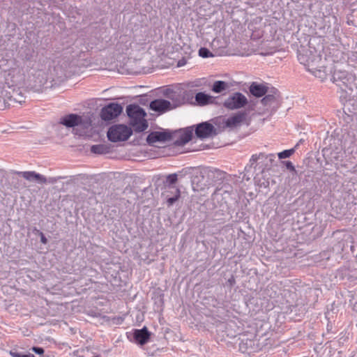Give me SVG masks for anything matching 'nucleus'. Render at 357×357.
<instances>
[{"instance_id": "16", "label": "nucleus", "mask_w": 357, "mask_h": 357, "mask_svg": "<svg viewBox=\"0 0 357 357\" xmlns=\"http://www.w3.org/2000/svg\"><path fill=\"white\" fill-rule=\"evenodd\" d=\"M249 91L253 96L261 98L268 93V88L265 84L254 82L250 84Z\"/></svg>"}, {"instance_id": "22", "label": "nucleus", "mask_w": 357, "mask_h": 357, "mask_svg": "<svg viewBox=\"0 0 357 357\" xmlns=\"http://www.w3.org/2000/svg\"><path fill=\"white\" fill-rule=\"evenodd\" d=\"M91 151L93 153L103 154L107 151V147L103 144H96L91 147Z\"/></svg>"}, {"instance_id": "20", "label": "nucleus", "mask_w": 357, "mask_h": 357, "mask_svg": "<svg viewBox=\"0 0 357 357\" xmlns=\"http://www.w3.org/2000/svg\"><path fill=\"white\" fill-rule=\"evenodd\" d=\"M326 15L324 14V17H326L327 16H331L333 20V24L335 26H338L339 23H338L337 17L335 13H333V7L331 5H328L326 7Z\"/></svg>"}, {"instance_id": "2", "label": "nucleus", "mask_w": 357, "mask_h": 357, "mask_svg": "<svg viewBox=\"0 0 357 357\" xmlns=\"http://www.w3.org/2000/svg\"><path fill=\"white\" fill-rule=\"evenodd\" d=\"M131 128L127 126L118 124L111 126L107 131V138L110 142H117L127 140L132 135Z\"/></svg>"}, {"instance_id": "32", "label": "nucleus", "mask_w": 357, "mask_h": 357, "mask_svg": "<svg viewBox=\"0 0 357 357\" xmlns=\"http://www.w3.org/2000/svg\"><path fill=\"white\" fill-rule=\"evenodd\" d=\"M15 100L20 104H22V102H24V100L23 98V96H20V98H19V99H16L15 98Z\"/></svg>"}, {"instance_id": "24", "label": "nucleus", "mask_w": 357, "mask_h": 357, "mask_svg": "<svg viewBox=\"0 0 357 357\" xmlns=\"http://www.w3.org/2000/svg\"><path fill=\"white\" fill-rule=\"evenodd\" d=\"M255 344V342L252 340H247L245 343H243V345H245L246 348L243 351V352H247L248 354L255 351V349L253 348Z\"/></svg>"}, {"instance_id": "8", "label": "nucleus", "mask_w": 357, "mask_h": 357, "mask_svg": "<svg viewBox=\"0 0 357 357\" xmlns=\"http://www.w3.org/2000/svg\"><path fill=\"white\" fill-rule=\"evenodd\" d=\"M172 139V134L168 131H155L151 132L146 138L149 144H153L155 142H165Z\"/></svg>"}, {"instance_id": "9", "label": "nucleus", "mask_w": 357, "mask_h": 357, "mask_svg": "<svg viewBox=\"0 0 357 357\" xmlns=\"http://www.w3.org/2000/svg\"><path fill=\"white\" fill-rule=\"evenodd\" d=\"M150 109L160 114L166 112L171 109L172 104L169 100L165 99H155L150 102Z\"/></svg>"}, {"instance_id": "1", "label": "nucleus", "mask_w": 357, "mask_h": 357, "mask_svg": "<svg viewBox=\"0 0 357 357\" xmlns=\"http://www.w3.org/2000/svg\"><path fill=\"white\" fill-rule=\"evenodd\" d=\"M126 112L130 119V124L135 132H141L148 128V123L144 117L146 114L143 108L138 105L131 104L127 106Z\"/></svg>"}, {"instance_id": "19", "label": "nucleus", "mask_w": 357, "mask_h": 357, "mask_svg": "<svg viewBox=\"0 0 357 357\" xmlns=\"http://www.w3.org/2000/svg\"><path fill=\"white\" fill-rule=\"evenodd\" d=\"M229 88L227 82L222 80H217L214 82L212 86V91L215 93H220Z\"/></svg>"}, {"instance_id": "21", "label": "nucleus", "mask_w": 357, "mask_h": 357, "mask_svg": "<svg viewBox=\"0 0 357 357\" xmlns=\"http://www.w3.org/2000/svg\"><path fill=\"white\" fill-rule=\"evenodd\" d=\"M298 144H296V146L291 149H287L282 152L278 153V155L280 159H284L289 158L294 152L295 150L298 148Z\"/></svg>"}, {"instance_id": "33", "label": "nucleus", "mask_w": 357, "mask_h": 357, "mask_svg": "<svg viewBox=\"0 0 357 357\" xmlns=\"http://www.w3.org/2000/svg\"><path fill=\"white\" fill-rule=\"evenodd\" d=\"M228 282L230 284L231 286H232L235 283V279L234 277H231L228 280Z\"/></svg>"}, {"instance_id": "28", "label": "nucleus", "mask_w": 357, "mask_h": 357, "mask_svg": "<svg viewBox=\"0 0 357 357\" xmlns=\"http://www.w3.org/2000/svg\"><path fill=\"white\" fill-rule=\"evenodd\" d=\"M37 231L39 233V235H40V242L43 244H47V239L45 237V236L44 235V234L42 231H39V230H37Z\"/></svg>"}, {"instance_id": "6", "label": "nucleus", "mask_w": 357, "mask_h": 357, "mask_svg": "<svg viewBox=\"0 0 357 357\" xmlns=\"http://www.w3.org/2000/svg\"><path fill=\"white\" fill-rule=\"evenodd\" d=\"M195 132L196 136L200 139L208 138L216 135L214 126L207 121L197 124Z\"/></svg>"}, {"instance_id": "7", "label": "nucleus", "mask_w": 357, "mask_h": 357, "mask_svg": "<svg viewBox=\"0 0 357 357\" xmlns=\"http://www.w3.org/2000/svg\"><path fill=\"white\" fill-rule=\"evenodd\" d=\"M16 174L21 175L24 178L29 181H37L40 183H45L47 182L54 183L57 181L53 177L49 178L47 180L43 175L36 173L34 171L17 172Z\"/></svg>"}, {"instance_id": "14", "label": "nucleus", "mask_w": 357, "mask_h": 357, "mask_svg": "<svg viewBox=\"0 0 357 357\" xmlns=\"http://www.w3.org/2000/svg\"><path fill=\"white\" fill-rule=\"evenodd\" d=\"M246 114L243 112H238L234 115L227 118L225 121V126L229 128H234L239 126L245 119Z\"/></svg>"}, {"instance_id": "23", "label": "nucleus", "mask_w": 357, "mask_h": 357, "mask_svg": "<svg viewBox=\"0 0 357 357\" xmlns=\"http://www.w3.org/2000/svg\"><path fill=\"white\" fill-rule=\"evenodd\" d=\"M198 54H199V56L202 58H209V57L213 56V54L206 47H201L199 50Z\"/></svg>"}, {"instance_id": "25", "label": "nucleus", "mask_w": 357, "mask_h": 357, "mask_svg": "<svg viewBox=\"0 0 357 357\" xmlns=\"http://www.w3.org/2000/svg\"><path fill=\"white\" fill-rule=\"evenodd\" d=\"M347 75H348V73L346 71L335 72L333 75V79L335 80H336V79L343 80L347 77Z\"/></svg>"}, {"instance_id": "15", "label": "nucleus", "mask_w": 357, "mask_h": 357, "mask_svg": "<svg viewBox=\"0 0 357 357\" xmlns=\"http://www.w3.org/2000/svg\"><path fill=\"white\" fill-rule=\"evenodd\" d=\"M82 117L76 114H70L61 119L60 123L68 128H73L82 123Z\"/></svg>"}, {"instance_id": "29", "label": "nucleus", "mask_w": 357, "mask_h": 357, "mask_svg": "<svg viewBox=\"0 0 357 357\" xmlns=\"http://www.w3.org/2000/svg\"><path fill=\"white\" fill-rule=\"evenodd\" d=\"M284 164H285V166H286L287 169H289L290 171H294L295 170V167H294L293 163L291 161H286L284 162Z\"/></svg>"}, {"instance_id": "18", "label": "nucleus", "mask_w": 357, "mask_h": 357, "mask_svg": "<svg viewBox=\"0 0 357 357\" xmlns=\"http://www.w3.org/2000/svg\"><path fill=\"white\" fill-rule=\"evenodd\" d=\"M271 93H266L264 97L261 100V103L264 106H270L272 103L276 101L275 94L278 92L275 88H272Z\"/></svg>"}, {"instance_id": "10", "label": "nucleus", "mask_w": 357, "mask_h": 357, "mask_svg": "<svg viewBox=\"0 0 357 357\" xmlns=\"http://www.w3.org/2000/svg\"><path fill=\"white\" fill-rule=\"evenodd\" d=\"M180 132L178 137L174 142L178 146H184L192 139L193 128L192 127H187L181 130Z\"/></svg>"}, {"instance_id": "31", "label": "nucleus", "mask_w": 357, "mask_h": 357, "mask_svg": "<svg viewBox=\"0 0 357 357\" xmlns=\"http://www.w3.org/2000/svg\"><path fill=\"white\" fill-rule=\"evenodd\" d=\"M169 194H172V195H173V196H174L175 195V192H174V190H169L168 189V190L166 192L165 196L167 197V195H168V197H170Z\"/></svg>"}, {"instance_id": "34", "label": "nucleus", "mask_w": 357, "mask_h": 357, "mask_svg": "<svg viewBox=\"0 0 357 357\" xmlns=\"http://www.w3.org/2000/svg\"><path fill=\"white\" fill-rule=\"evenodd\" d=\"M178 66H182V64H181V61L178 62Z\"/></svg>"}, {"instance_id": "30", "label": "nucleus", "mask_w": 357, "mask_h": 357, "mask_svg": "<svg viewBox=\"0 0 357 357\" xmlns=\"http://www.w3.org/2000/svg\"><path fill=\"white\" fill-rule=\"evenodd\" d=\"M125 43H126V45H125L124 48H122V52L128 50L130 47L131 46V43L130 41L126 40Z\"/></svg>"}, {"instance_id": "17", "label": "nucleus", "mask_w": 357, "mask_h": 357, "mask_svg": "<svg viewBox=\"0 0 357 357\" xmlns=\"http://www.w3.org/2000/svg\"><path fill=\"white\" fill-rule=\"evenodd\" d=\"M196 103L199 106H204L208 104H211L214 102L215 98L204 92H198L195 96Z\"/></svg>"}, {"instance_id": "35", "label": "nucleus", "mask_w": 357, "mask_h": 357, "mask_svg": "<svg viewBox=\"0 0 357 357\" xmlns=\"http://www.w3.org/2000/svg\"><path fill=\"white\" fill-rule=\"evenodd\" d=\"M301 142H302V139H301V140L299 141V142H298L296 144H298V145H299V144H301Z\"/></svg>"}, {"instance_id": "12", "label": "nucleus", "mask_w": 357, "mask_h": 357, "mask_svg": "<svg viewBox=\"0 0 357 357\" xmlns=\"http://www.w3.org/2000/svg\"><path fill=\"white\" fill-rule=\"evenodd\" d=\"M264 159L268 160L270 162L271 165H272V163L275 162V155L273 153L266 155L264 153H260L259 154H254L251 156L249 160V164L245 167V169H247L248 167H253L256 169L257 160Z\"/></svg>"}, {"instance_id": "4", "label": "nucleus", "mask_w": 357, "mask_h": 357, "mask_svg": "<svg viewBox=\"0 0 357 357\" xmlns=\"http://www.w3.org/2000/svg\"><path fill=\"white\" fill-rule=\"evenodd\" d=\"M248 102L245 96L241 92H235L225 100L223 105L228 109L234 110L244 107Z\"/></svg>"}, {"instance_id": "11", "label": "nucleus", "mask_w": 357, "mask_h": 357, "mask_svg": "<svg viewBox=\"0 0 357 357\" xmlns=\"http://www.w3.org/2000/svg\"><path fill=\"white\" fill-rule=\"evenodd\" d=\"M171 99L175 102V106H179L186 102H192L193 100V93L190 91H184L181 94H173Z\"/></svg>"}, {"instance_id": "27", "label": "nucleus", "mask_w": 357, "mask_h": 357, "mask_svg": "<svg viewBox=\"0 0 357 357\" xmlns=\"http://www.w3.org/2000/svg\"><path fill=\"white\" fill-rule=\"evenodd\" d=\"M31 350L37 354H39V355H41V354H44V349L42 348V347H33Z\"/></svg>"}, {"instance_id": "5", "label": "nucleus", "mask_w": 357, "mask_h": 357, "mask_svg": "<svg viewBox=\"0 0 357 357\" xmlns=\"http://www.w3.org/2000/svg\"><path fill=\"white\" fill-rule=\"evenodd\" d=\"M122 111L123 107L120 104L112 102L102 107L100 117L104 121H110L120 115Z\"/></svg>"}, {"instance_id": "3", "label": "nucleus", "mask_w": 357, "mask_h": 357, "mask_svg": "<svg viewBox=\"0 0 357 357\" xmlns=\"http://www.w3.org/2000/svg\"><path fill=\"white\" fill-rule=\"evenodd\" d=\"M183 171L184 169L179 172L178 173L169 174L166 177L165 186L167 188V189L174 190L175 192L174 196L169 197L168 195H167V204L168 206L173 205L181 196V190L179 188L175 186L174 185L177 182L178 176H183L184 175L183 174Z\"/></svg>"}, {"instance_id": "36", "label": "nucleus", "mask_w": 357, "mask_h": 357, "mask_svg": "<svg viewBox=\"0 0 357 357\" xmlns=\"http://www.w3.org/2000/svg\"><path fill=\"white\" fill-rule=\"evenodd\" d=\"M121 42H124V38H121Z\"/></svg>"}, {"instance_id": "13", "label": "nucleus", "mask_w": 357, "mask_h": 357, "mask_svg": "<svg viewBox=\"0 0 357 357\" xmlns=\"http://www.w3.org/2000/svg\"><path fill=\"white\" fill-rule=\"evenodd\" d=\"M151 333L147 328L144 326L142 329H135L133 332V339L139 344H145L150 338Z\"/></svg>"}, {"instance_id": "26", "label": "nucleus", "mask_w": 357, "mask_h": 357, "mask_svg": "<svg viewBox=\"0 0 357 357\" xmlns=\"http://www.w3.org/2000/svg\"><path fill=\"white\" fill-rule=\"evenodd\" d=\"M10 355L13 357H34L33 354H24L22 353L17 352V351H10Z\"/></svg>"}]
</instances>
